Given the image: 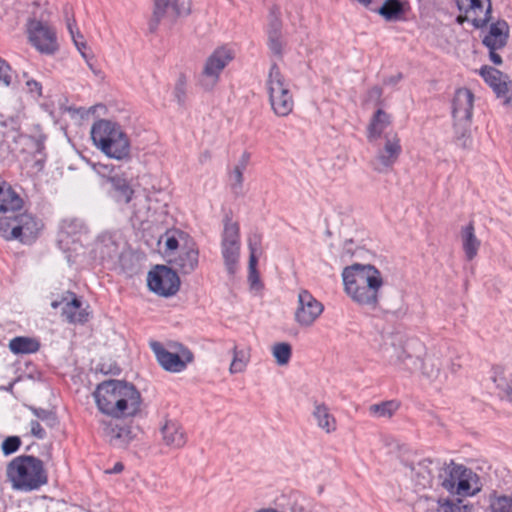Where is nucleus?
Segmentation results:
<instances>
[{"mask_svg":"<svg viewBox=\"0 0 512 512\" xmlns=\"http://www.w3.org/2000/svg\"><path fill=\"white\" fill-rule=\"evenodd\" d=\"M165 248L166 251H175L178 248V240L174 234L166 233Z\"/></svg>","mask_w":512,"mask_h":512,"instance_id":"nucleus-54","label":"nucleus"},{"mask_svg":"<svg viewBox=\"0 0 512 512\" xmlns=\"http://www.w3.org/2000/svg\"><path fill=\"white\" fill-rule=\"evenodd\" d=\"M9 349L14 354H29L38 351L39 343L28 337H15L9 342Z\"/></svg>","mask_w":512,"mask_h":512,"instance_id":"nucleus-35","label":"nucleus"},{"mask_svg":"<svg viewBox=\"0 0 512 512\" xmlns=\"http://www.w3.org/2000/svg\"><path fill=\"white\" fill-rule=\"evenodd\" d=\"M266 87L273 112L280 117L288 116L294 107L290 82L275 63L270 67Z\"/></svg>","mask_w":512,"mask_h":512,"instance_id":"nucleus-5","label":"nucleus"},{"mask_svg":"<svg viewBox=\"0 0 512 512\" xmlns=\"http://www.w3.org/2000/svg\"><path fill=\"white\" fill-rule=\"evenodd\" d=\"M208 158H209V154H208V153H204V154L201 156L200 160H201V162H203V161L207 160Z\"/></svg>","mask_w":512,"mask_h":512,"instance_id":"nucleus-61","label":"nucleus"},{"mask_svg":"<svg viewBox=\"0 0 512 512\" xmlns=\"http://www.w3.org/2000/svg\"><path fill=\"white\" fill-rule=\"evenodd\" d=\"M249 160H250V154L248 152H244L240 159L238 160L237 164L235 165V167L245 171L247 166H248V163H249Z\"/></svg>","mask_w":512,"mask_h":512,"instance_id":"nucleus-56","label":"nucleus"},{"mask_svg":"<svg viewBox=\"0 0 512 512\" xmlns=\"http://www.w3.org/2000/svg\"><path fill=\"white\" fill-rule=\"evenodd\" d=\"M272 355L278 365L283 366L288 364L292 355L291 345L286 342L276 343L272 347Z\"/></svg>","mask_w":512,"mask_h":512,"instance_id":"nucleus-38","label":"nucleus"},{"mask_svg":"<svg viewBox=\"0 0 512 512\" xmlns=\"http://www.w3.org/2000/svg\"><path fill=\"white\" fill-rule=\"evenodd\" d=\"M496 51L497 50H489L490 60L495 65H500L502 63V58H501V56Z\"/></svg>","mask_w":512,"mask_h":512,"instance_id":"nucleus-58","label":"nucleus"},{"mask_svg":"<svg viewBox=\"0 0 512 512\" xmlns=\"http://www.w3.org/2000/svg\"><path fill=\"white\" fill-rule=\"evenodd\" d=\"M81 301L75 296L67 301L62 309V314L70 323H84L87 321L88 314L81 308Z\"/></svg>","mask_w":512,"mask_h":512,"instance_id":"nucleus-29","label":"nucleus"},{"mask_svg":"<svg viewBox=\"0 0 512 512\" xmlns=\"http://www.w3.org/2000/svg\"><path fill=\"white\" fill-rule=\"evenodd\" d=\"M420 369H423V374H425L430 379H435L439 376L440 370L432 359H426L423 361Z\"/></svg>","mask_w":512,"mask_h":512,"instance_id":"nucleus-49","label":"nucleus"},{"mask_svg":"<svg viewBox=\"0 0 512 512\" xmlns=\"http://www.w3.org/2000/svg\"><path fill=\"white\" fill-rule=\"evenodd\" d=\"M161 433L164 443L171 448L179 449L186 444V434L181 425L175 421H166Z\"/></svg>","mask_w":512,"mask_h":512,"instance_id":"nucleus-27","label":"nucleus"},{"mask_svg":"<svg viewBox=\"0 0 512 512\" xmlns=\"http://www.w3.org/2000/svg\"><path fill=\"white\" fill-rule=\"evenodd\" d=\"M189 8L179 4V0H154V8L149 23L150 32L156 31L163 19L174 21L178 16L189 14Z\"/></svg>","mask_w":512,"mask_h":512,"instance_id":"nucleus-17","label":"nucleus"},{"mask_svg":"<svg viewBox=\"0 0 512 512\" xmlns=\"http://www.w3.org/2000/svg\"><path fill=\"white\" fill-rule=\"evenodd\" d=\"M96 172L102 177H106L110 182L113 177H117L118 175L115 173V168L111 165L106 164H98L95 166Z\"/></svg>","mask_w":512,"mask_h":512,"instance_id":"nucleus-52","label":"nucleus"},{"mask_svg":"<svg viewBox=\"0 0 512 512\" xmlns=\"http://www.w3.org/2000/svg\"><path fill=\"white\" fill-rule=\"evenodd\" d=\"M27 34L30 43L43 54H53L58 49L56 33L46 23L30 19L27 23Z\"/></svg>","mask_w":512,"mask_h":512,"instance_id":"nucleus-12","label":"nucleus"},{"mask_svg":"<svg viewBox=\"0 0 512 512\" xmlns=\"http://www.w3.org/2000/svg\"><path fill=\"white\" fill-rule=\"evenodd\" d=\"M234 58V53L228 47H219L207 58L199 77L200 86L211 91L218 83L223 69Z\"/></svg>","mask_w":512,"mask_h":512,"instance_id":"nucleus-9","label":"nucleus"},{"mask_svg":"<svg viewBox=\"0 0 512 512\" xmlns=\"http://www.w3.org/2000/svg\"><path fill=\"white\" fill-rule=\"evenodd\" d=\"M147 283L150 290L156 294L171 296L178 291L180 280L177 273L171 268L157 266L155 270L149 272Z\"/></svg>","mask_w":512,"mask_h":512,"instance_id":"nucleus-14","label":"nucleus"},{"mask_svg":"<svg viewBox=\"0 0 512 512\" xmlns=\"http://www.w3.org/2000/svg\"><path fill=\"white\" fill-rule=\"evenodd\" d=\"M398 405L393 401H387L380 404H373L369 407V412L376 417H391L397 410Z\"/></svg>","mask_w":512,"mask_h":512,"instance_id":"nucleus-41","label":"nucleus"},{"mask_svg":"<svg viewBox=\"0 0 512 512\" xmlns=\"http://www.w3.org/2000/svg\"><path fill=\"white\" fill-rule=\"evenodd\" d=\"M42 222L30 213L15 217H0V235L6 240H19L31 244L38 237Z\"/></svg>","mask_w":512,"mask_h":512,"instance_id":"nucleus-6","label":"nucleus"},{"mask_svg":"<svg viewBox=\"0 0 512 512\" xmlns=\"http://www.w3.org/2000/svg\"><path fill=\"white\" fill-rule=\"evenodd\" d=\"M6 473L12 488L22 492L38 490L48 482L42 460L31 455L15 457L8 464Z\"/></svg>","mask_w":512,"mask_h":512,"instance_id":"nucleus-4","label":"nucleus"},{"mask_svg":"<svg viewBox=\"0 0 512 512\" xmlns=\"http://www.w3.org/2000/svg\"><path fill=\"white\" fill-rule=\"evenodd\" d=\"M377 12L386 21H398L402 19L405 13L404 3L400 0H385L383 5L377 9Z\"/></svg>","mask_w":512,"mask_h":512,"instance_id":"nucleus-30","label":"nucleus"},{"mask_svg":"<svg viewBox=\"0 0 512 512\" xmlns=\"http://www.w3.org/2000/svg\"><path fill=\"white\" fill-rule=\"evenodd\" d=\"M111 184L115 192L114 198L118 203L129 204L136 195L125 178L113 177Z\"/></svg>","mask_w":512,"mask_h":512,"instance_id":"nucleus-31","label":"nucleus"},{"mask_svg":"<svg viewBox=\"0 0 512 512\" xmlns=\"http://www.w3.org/2000/svg\"><path fill=\"white\" fill-rule=\"evenodd\" d=\"M29 409L37 420L42 421L46 426L52 428L58 425V419L54 411L34 406H30Z\"/></svg>","mask_w":512,"mask_h":512,"instance_id":"nucleus-40","label":"nucleus"},{"mask_svg":"<svg viewBox=\"0 0 512 512\" xmlns=\"http://www.w3.org/2000/svg\"><path fill=\"white\" fill-rule=\"evenodd\" d=\"M411 345L412 343H407L404 346L400 341L396 342L395 338L390 337L381 349L382 356L398 369L415 372L421 368L423 360L418 355L409 353Z\"/></svg>","mask_w":512,"mask_h":512,"instance_id":"nucleus-8","label":"nucleus"},{"mask_svg":"<svg viewBox=\"0 0 512 512\" xmlns=\"http://www.w3.org/2000/svg\"><path fill=\"white\" fill-rule=\"evenodd\" d=\"M90 134L93 144L109 158H130L129 137L118 123L106 119L98 120L92 125Z\"/></svg>","mask_w":512,"mask_h":512,"instance_id":"nucleus-3","label":"nucleus"},{"mask_svg":"<svg viewBox=\"0 0 512 512\" xmlns=\"http://www.w3.org/2000/svg\"><path fill=\"white\" fill-rule=\"evenodd\" d=\"M438 512H470L469 508L466 505H463L461 501L459 502H451L444 501L438 502Z\"/></svg>","mask_w":512,"mask_h":512,"instance_id":"nucleus-45","label":"nucleus"},{"mask_svg":"<svg viewBox=\"0 0 512 512\" xmlns=\"http://www.w3.org/2000/svg\"><path fill=\"white\" fill-rule=\"evenodd\" d=\"M124 469V466L122 463L117 462L111 470H109V473H120Z\"/></svg>","mask_w":512,"mask_h":512,"instance_id":"nucleus-59","label":"nucleus"},{"mask_svg":"<svg viewBox=\"0 0 512 512\" xmlns=\"http://www.w3.org/2000/svg\"><path fill=\"white\" fill-rule=\"evenodd\" d=\"M474 103L473 93L466 88H460L455 92L452 113L456 125L461 122H470Z\"/></svg>","mask_w":512,"mask_h":512,"instance_id":"nucleus-19","label":"nucleus"},{"mask_svg":"<svg viewBox=\"0 0 512 512\" xmlns=\"http://www.w3.org/2000/svg\"><path fill=\"white\" fill-rule=\"evenodd\" d=\"M400 75L397 77L390 78L389 81H386L387 83H396L400 79Z\"/></svg>","mask_w":512,"mask_h":512,"instance_id":"nucleus-60","label":"nucleus"},{"mask_svg":"<svg viewBox=\"0 0 512 512\" xmlns=\"http://www.w3.org/2000/svg\"><path fill=\"white\" fill-rule=\"evenodd\" d=\"M29 426H30V432L34 437H36L38 439L45 438L46 432L38 420H31L29 423Z\"/></svg>","mask_w":512,"mask_h":512,"instance_id":"nucleus-53","label":"nucleus"},{"mask_svg":"<svg viewBox=\"0 0 512 512\" xmlns=\"http://www.w3.org/2000/svg\"><path fill=\"white\" fill-rule=\"evenodd\" d=\"M509 27L505 21H497L491 24L488 34L483 39V44L489 50L502 49L508 40Z\"/></svg>","mask_w":512,"mask_h":512,"instance_id":"nucleus-23","label":"nucleus"},{"mask_svg":"<svg viewBox=\"0 0 512 512\" xmlns=\"http://www.w3.org/2000/svg\"><path fill=\"white\" fill-rule=\"evenodd\" d=\"M480 74L498 97L508 98L510 86L507 82V76L503 75L499 70L488 66L481 68Z\"/></svg>","mask_w":512,"mask_h":512,"instance_id":"nucleus-22","label":"nucleus"},{"mask_svg":"<svg viewBox=\"0 0 512 512\" xmlns=\"http://www.w3.org/2000/svg\"><path fill=\"white\" fill-rule=\"evenodd\" d=\"M324 310L323 304L308 290L302 289L298 293L297 307L294 319L301 327H310L319 318Z\"/></svg>","mask_w":512,"mask_h":512,"instance_id":"nucleus-13","label":"nucleus"},{"mask_svg":"<svg viewBox=\"0 0 512 512\" xmlns=\"http://www.w3.org/2000/svg\"><path fill=\"white\" fill-rule=\"evenodd\" d=\"M174 98L179 105H183L186 99V80L183 76L179 77L174 88Z\"/></svg>","mask_w":512,"mask_h":512,"instance_id":"nucleus-46","label":"nucleus"},{"mask_svg":"<svg viewBox=\"0 0 512 512\" xmlns=\"http://www.w3.org/2000/svg\"><path fill=\"white\" fill-rule=\"evenodd\" d=\"M341 276L344 292L352 302L371 310L378 307L384 280L375 266L355 263L346 266Z\"/></svg>","mask_w":512,"mask_h":512,"instance_id":"nucleus-2","label":"nucleus"},{"mask_svg":"<svg viewBox=\"0 0 512 512\" xmlns=\"http://www.w3.org/2000/svg\"><path fill=\"white\" fill-rule=\"evenodd\" d=\"M20 444H21V441H20L19 437H17V436L7 437L2 442V451L5 455H10L19 449Z\"/></svg>","mask_w":512,"mask_h":512,"instance_id":"nucleus-47","label":"nucleus"},{"mask_svg":"<svg viewBox=\"0 0 512 512\" xmlns=\"http://www.w3.org/2000/svg\"><path fill=\"white\" fill-rule=\"evenodd\" d=\"M244 171L235 167L233 170L229 173V184L231 187V190L234 194L239 195L242 192L243 188V177Z\"/></svg>","mask_w":512,"mask_h":512,"instance_id":"nucleus-42","label":"nucleus"},{"mask_svg":"<svg viewBox=\"0 0 512 512\" xmlns=\"http://www.w3.org/2000/svg\"><path fill=\"white\" fill-rule=\"evenodd\" d=\"M150 347L157 361L166 371L181 372L193 360V354L185 348H181L180 353H173L165 349L159 342H151Z\"/></svg>","mask_w":512,"mask_h":512,"instance_id":"nucleus-15","label":"nucleus"},{"mask_svg":"<svg viewBox=\"0 0 512 512\" xmlns=\"http://www.w3.org/2000/svg\"><path fill=\"white\" fill-rule=\"evenodd\" d=\"M462 248L467 260H473L479 251L481 241L475 234V228L472 222L461 229Z\"/></svg>","mask_w":512,"mask_h":512,"instance_id":"nucleus-28","label":"nucleus"},{"mask_svg":"<svg viewBox=\"0 0 512 512\" xmlns=\"http://www.w3.org/2000/svg\"><path fill=\"white\" fill-rule=\"evenodd\" d=\"M455 475L458 477V486L455 491L457 495L472 496L481 490L479 477L471 469L465 468Z\"/></svg>","mask_w":512,"mask_h":512,"instance_id":"nucleus-25","label":"nucleus"},{"mask_svg":"<svg viewBox=\"0 0 512 512\" xmlns=\"http://www.w3.org/2000/svg\"><path fill=\"white\" fill-rule=\"evenodd\" d=\"M439 463L431 459H423L411 465V478L419 489L431 487L434 473L439 471Z\"/></svg>","mask_w":512,"mask_h":512,"instance_id":"nucleus-20","label":"nucleus"},{"mask_svg":"<svg viewBox=\"0 0 512 512\" xmlns=\"http://www.w3.org/2000/svg\"><path fill=\"white\" fill-rule=\"evenodd\" d=\"M151 198L145 193H136L129 203L131 220L137 224H143L149 221L152 216Z\"/></svg>","mask_w":512,"mask_h":512,"instance_id":"nucleus-21","label":"nucleus"},{"mask_svg":"<svg viewBox=\"0 0 512 512\" xmlns=\"http://www.w3.org/2000/svg\"><path fill=\"white\" fill-rule=\"evenodd\" d=\"M492 512H512V494L497 497L491 503Z\"/></svg>","mask_w":512,"mask_h":512,"instance_id":"nucleus-44","label":"nucleus"},{"mask_svg":"<svg viewBox=\"0 0 512 512\" xmlns=\"http://www.w3.org/2000/svg\"><path fill=\"white\" fill-rule=\"evenodd\" d=\"M175 265L184 274L191 273L198 265V250L190 247L175 260Z\"/></svg>","mask_w":512,"mask_h":512,"instance_id":"nucleus-33","label":"nucleus"},{"mask_svg":"<svg viewBox=\"0 0 512 512\" xmlns=\"http://www.w3.org/2000/svg\"><path fill=\"white\" fill-rule=\"evenodd\" d=\"M313 416L317 425L326 432L330 433L336 429V421L324 404H315Z\"/></svg>","mask_w":512,"mask_h":512,"instance_id":"nucleus-34","label":"nucleus"},{"mask_svg":"<svg viewBox=\"0 0 512 512\" xmlns=\"http://www.w3.org/2000/svg\"><path fill=\"white\" fill-rule=\"evenodd\" d=\"M469 123L470 122H461L458 125L455 124V140L457 145L462 148H469L472 145Z\"/></svg>","mask_w":512,"mask_h":512,"instance_id":"nucleus-39","label":"nucleus"},{"mask_svg":"<svg viewBox=\"0 0 512 512\" xmlns=\"http://www.w3.org/2000/svg\"><path fill=\"white\" fill-rule=\"evenodd\" d=\"M58 305H59V304H58L57 302H53V303H52V306H53V307H55V308H56Z\"/></svg>","mask_w":512,"mask_h":512,"instance_id":"nucleus-62","label":"nucleus"},{"mask_svg":"<svg viewBox=\"0 0 512 512\" xmlns=\"http://www.w3.org/2000/svg\"><path fill=\"white\" fill-rule=\"evenodd\" d=\"M68 30L71 34L74 44L76 45L78 50L81 52L82 56L86 57L85 52H84V50L86 49V45L84 42L81 41L83 39V36L79 32L75 33L74 26L71 23H68Z\"/></svg>","mask_w":512,"mask_h":512,"instance_id":"nucleus-51","label":"nucleus"},{"mask_svg":"<svg viewBox=\"0 0 512 512\" xmlns=\"http://www.w3.org/2000/svg\"><path fill=\"white\" fill-rule=\"evenodd\" d=\"M26 87H27V90L36 95V96H40L41 95V85L39 82L35 81V80H27L26 81Z\"/></svg>","mask_w":512,"mask_h":512,"instance_id":"nucleus-55","label":"nucleus"},{"mask_svg":"<svg viewBox=\"0 0 512 512\" xmlns=\"http://www.w3.org/2000/svg\"><path fill=\"white\" fill-rule=\"evenodd\" d=\"M381 95H382V90L380 87L375 86V87L371 88L369 91V98L371 100H378L381 97Z\"/></svg>","mask_w":512,"mask_h":512,"instance_id":"nucleus-57","label":"nucleus"},{"mask_svg":"<svg viewBox=\"0 0 512 512\" xmlns=\"http://www.w3.org/2000/svg\"><path fill=\"white\" fill-rule=\"evenodd\" d=\"M460 12L464 15L457 17V22L463 24L465 21L479 29L491 19V1L490 0H455Z\"/></svg>","mask_w":512,"mask_h":512,"instance_id":"nucleus-11","label":"nucleus"},{"mask_svg":"<svg viewBox=\"0 0 512 512\" xmlns=\"http://www.w3.org/2000/svg\"><path fill=\"white\" fill-rule=\"evenodd\" d=\"M12 387H13V384H10L6 390H10V389H12Z\"/></svg>","mask_w":512,"mask_h":512,"instance_id":"nucleus-63","label":"nucleus"},{"mask_svg":"<svg viewBox=\"0 0 512 512\" xmlns=\"http://www.w3.org/2000/svg\"><path fill=\"white\" fill-rule=\"evenodd\" d=\"M240 228L237 222L226 217L221 234V255L229 275H234L239 268L240 259Z\"/></svg>","mask_w":512,"mask_h":512,"instance_id":"nucleus-7","label":"nucleus"},{"mask_svg":"<svg viewBox=\"0 0 512 512\" xmlns=\"http://www.w3.org/2000/svg\"><path fill=\"white\" fill-rule=\"evenodd\" d=\"M401 150L399 138L396 135L387 136L383 149L379 150L372 161L373 168L378 172L387 171L395 164Z\"/></svg>","mask_w":512,"mask_h":512,"instance_id":"nucleus-18","label":"nucleus"},{"mask_svg":"<svg viewBox=\"0 0 512 512\" xmlns=\"http://www.w3.org/2000/svg\"><path fill=\"white\" fill-rule=\"evenodd\" d=\"M257 262H258V258L257 257H249V266H248V269H249V275H248V280L251 284V286L254 288V287H257L260 283V280H259V274H258V271H257Z\"/></svg>","mask_w":512,"mask_h":512,"instance_id":"nucleus-48","label":"nucleus"},{"mask_svg":"<svg viewBox=\"0 0 512 512\" xmlns=\"http://www.w3.org/2000/svg\"><path fill=\"white\" fill-rule=\"evenodd\" d=\"M464 469V466L453 463L443 468L442 472L439 473L442 487L451 493H455L458 486V477H456L455 472L457 471V474H459V471Z\"/></svg>","mask_w":512,"mask_h":512,"instance_id":"nucleus-32","label":"nucleus"},{"mask_svg":"<svg viewBox=\"0 0 512 512\" xmlns=\"http://www.w3.org/2000/svg\"><path fill=\"white\" fill-rule=\"evenodd\" d=\"M14 72L8 62L0 57V86L12 85Z\"/></svg>","mask_w":512,"mask_h":512,"instance_id":"nucleus-43","label":"nucleus"},{"mask_svg":"<svg viewBox=\"0 0 512 512\" xmlns=\"http://www.w3.org/2000/svg\"><path fill=\"white\" fill-rule=\"evenodd\" d=\"M93 397L98 410L114 419L134 417L141 411V394L126 381H103L97 385Z\"/></svg>","mask_w":512,"mask_h":512,"instance_id":"nucleus-1","label":"nucleus"},{"mask_svg":"<svg viewBox=\"0 0 512 512\" xmlns=\"http://www.w3.org/2000/svg\"><path fill=\"white\" fill-rule=\"evenodd\" d=\"M100 425L109 442L119 448L127 446L133 439L131 431L127 427L114 425L112 421L102 420Z\"/></svg>","mask_w":512,"mask_h":512,"instance_id":"nucleus-24","label":"nucleus"},{"mask_svg":"<svg viewBox=\"0 0 512 512\" xmlns=\"http://www.w3.org/2000/svg\"><path fill=\"white\" fill-rule=\"evenodd\" d=\"M267 46L270 52L282 59L287 48V41L282 33V22L280 19V10L276 7L271 8L266 28Z\"/></svg>","mask_w":512,"mask_h":512,"instance_id":"nucleus-16","label":"nucleus"},{"mask_svg":"<svg viewBox=\"0 0 512 512\" xmlns=\"http://www.w3.org/2000/svg\"><path fill=\"white\" fill-rule=\"evenodd\" d=\"M390 123V117L383 110L379 109L375 113L369 125V138H378Z\"/></svg>","mask_w":512,"mask_h":512,"instance_id":"nucleus-36","label":"nucleus"},{"mask_svg":"<svg viewBox=\"0 0 512 512\" xmlns=\"http://www.w3.org/2000/svg\"><path fill=\"white\" fill-rule=\"evenodd\" d=\"M93 252L95 257L101 260L112 259L118 253V243L115 240V235L111 232L101 233L95 243Z\"/></svg>","mask_w":512,"mask_h":512,"instance_id":"nucleus-26","label":"nucleus"},{"mask_svg":"<svg viewBox=\"0 0 512 512\" xmlns=\"http://www.w3.org/2000/svg\"><path fill=\"white\" fill-rule=\"evenodd\" d=\"M249 353L245 350H238L236 347L233 349V359L230 364L229 371L231 374L243 372L249 362Z\"/></svg>","mask_w":512,"mask_h":512,"instance_id":"nucleus-37","label":"nucleus"},{"mask_svg":"<svg viewBox=\"0 0 512 512\" xmlns=\"http://www.w3.org/2000/svg\"><path fill=\"white\" fill-rule=\"evenodd\" d=\"M87 232V227L82 220L66 219L62 221L57 244L63 252L68 253V261L72 260L73 253H77L82 248V237Z\"/></svg>","mask_w":512,"mask_h":512,"instance_id":"nucleus-10","label":"nucleus"},{"mask_svg":"<svg viewBox=\"0 0 512 512\" xmlns=\"http://www.w3.org/2000/svg\"><path fill=\"white\" fill-rule=\"evenodd\" d=\"M248 249L250 252L249 257H257V253L261 249V236L259 234L254 233L248 237Z\"/></svg>","mask_w":512,"mask_h":512,"instance_id":"nucleus-50","label":"nucleus"}]
</instances>
